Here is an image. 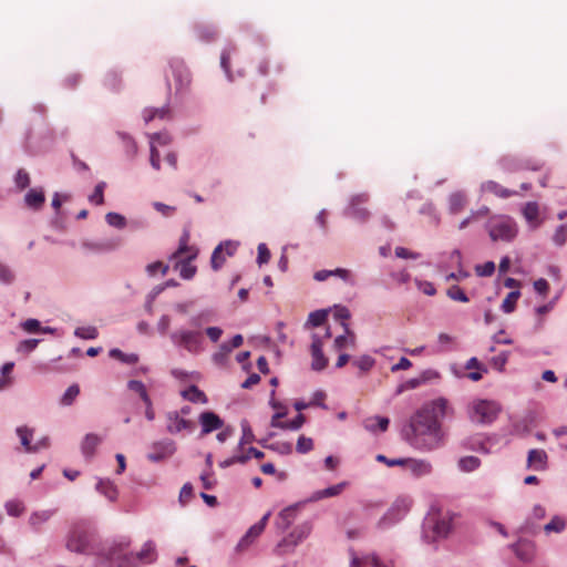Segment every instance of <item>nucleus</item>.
Here are the masks:
<instances>
[{
    "label": "nucleus",
    "instance_id": "obj_1",
    "mask_svg": "<svg viewBox=\"0 0 567 567\" xmlns=\"http://www.w3.org/2000/svg\"><path fill=\"white\" fill-rule=\"evenodd\" d=\"M447 412L449 402L445 398H437L423 404L403 426V440L423 453L440 449L444 440L441 421Z\"/></svg>",
    "mask_w": 567,
    "mask_h": 567
},
{
    "label": "nucleus",
    "instance_id": "obj_2",
    "mask_svg": "<svg viewBox=\"0 0 567 567\" xmlns=\"http://www.w3.org/2000/svg\"><path fill=\"white\" fill-rule=\"evenodd\" d=\"M455 514L432 508L423 519L422 539L427 544H434L445 539L453 528Z\"/></svg>",
    "mask_w": 567,
    "mask_h": 567
},
{
    "label": "nucleus",
    "instance_id": "obj_3",
    "mask_svg": "<svg viewBox=\"0 0 567 567\" xmlns=\"http://www.w3.org/2000/svg\"><path fill=\"white\" fill-rule=\"evenodd\" d=\"M169 340L175 348L183 349L190 354H199L204 350L203 330L182 327L169 333Z\"/></svg>",
    "mask_w": 567,
    "mask_h": 567
},
{
    "label": "nucleus",
    "instance_id": "obj_4",
    "mask_svg": "<svg viewBox=\"0 0 567 567\" xmlns=\"http://www.w3.org/2000/svg\"><path fill=\"white\" fill-rule=\"evenodd\" d=\"M501 411L502 405L495 400L475 399L468 405V417L473 423L491 425Z\"/></svg>",
    "mask_w": 567,
    "mask_h": 567
},
{
    "label": "nucleus",
    "instance_id": "obj_5",
    "mask_svg": "<svg viewBox=\"0 0 567 567\" xmlns=\"http://www.w3.org/2000/svg\"><path fill=\"white\" fill-rule=\"evenodd\" d=\"M488 235L493 241H512L518 233L516 221L507 215H496L486 224Z\"/></svg>",
    "mask_w": 567,
    "mask_h": 567
},
{
    "label": "nucleus",
    "instance_id": "obj_6",
    "mask_svg": "<svg viewBox=\"0 0 567 567\" xmlns=\"http://www.w3.org/2000/svg\"><path fill=\"white\" fill-rule=\"evenodd\" d=\"M168 66L172 72L175 86L174 96L176 99H183L190 90L193 81L192 72L185 61L177 56L169 59Z\"/></svg>",
    "mask_w": 567,
    "mask_h": 567
},
{
    "label": "nucleus",
    "instance_id": "obj_7",
    "mask_svg": "<svg viewBox=\"0 0 567 567\" xmlns=\"http://www.w3.org/2000/svg\"><path fill=\"white\" fill-rule=\"evenodd\" d=\"M412 499L408 496L398 497L385 514L380 518L381 528H390L401 522L410 512Z\"/></svg>",
    "mask_w": 567,
    "mask_h": 567
},
{
    "label": "nucleus",
    "instance_id": "obj_8",
    "mask_svg": "<svg viewBox=\"0 0 567 567\" xmlns=\"http://www.w3.org/2000/svg\"><path fill=\"white\" fill-rule=\"evenodd\" d=\"M370 195L367 192L352 195L343 209V216L359 223H365L370 218V212L362 205L368 203Z\"/></svg>",
    "mask_w": 567,
    "mask_h": 567
},
{
    "label": "nucleus",
    "instance_id": "obj_9",
    "mask_svg": "<svg viewBox=\"0 0 567 567\" xmlns=\"http://www.w3.org/2000/svg\"><path fill=\"white\" fill-rule=\"evenodd\" d=\"M175 452L176 443L172 439L166 437L153 442L146 457L153 463H161L171 457Z\"/></svg>",
    "mask_w": 567,
    "mask_h": 567
},
{
    "label": "nucleus",
    "instance_id": "obj_10",
    "mask_svg": "<svg viewBox=\"0 0 567 567\" xmlns=\"http://www.w3.org/2000/svg\"><path fill=\"white\" fill-rule=\"evenodd\" d=\"M498 166L506 173H515L519 171H538L543 164L538 161L523 159L515 156H503L498 161Z\"/></svg>",
    "mask_w": 567,
    "mask_h": 567
},
{
    "label": "nucleus",
    "instance_id": "obj_11",
    "mask_svg": "<svg viewBox=\"0 0 567 567\" xmlns=\"http://www.w3.org/2000/svg\"><path fill=\"white\" fill-rule=\"evenodd\" d=\"M66 548L78 554L87 553L90 548L89 534L82 528H73L68 536Z\"/></svg>",
    "mask_w": 567,
    "mask_h": 567
},
{
    "label": "nucleus",
    "instance_id": "obj_12",
    "mask_svg": "<svg viewBox=\"0 0 567 567\" xmlns=\"http://www.w3.org/2000/svg\"><path fill=\"white\" fill-rule=\"evenodd\" d=\"M312 532V523L311 520L302 522L297 525L293 530L285 537L279 544L278 547L290 546L295 548L300 542L306 539Z\"/></svg>",
    "mask_w": 567,
    "mask_h": 567
},
{
    "label": "nucleus",
    "instance_id": "obj_13",
    "mask_svg": "<svg viewBox=\"0 0 567 567\" xmlns=\"http://www.w3.org/2000/svg\"><path fill=\"white\" fill-rule=\"evenodd\" d=\"M200 424V436H205L224 426V420L214 411H204L198 416Z\"/></svg>",
    "mask_w": 567,
    "mask_h": 567
},
{
    "label": "nucleus",
    "instance_id": "obj_14",
    "mask_svg": "<svg viewBox=\"0 0 567 567\" xmlns=\"http://www.w3.org/2000/svg\"><path fill=\"white\" fill-rule=\"evenodd\" d=\"M312 342L310 346L312 362L311 369L313 371H322L328 365V359L326 358L322 347L323 343L320 337L317 333H312L311 336Z\"/></svg>",
    "mask_w": 567,
    "mask_h": 567
},
{
    "label": "nucleus",
    "instance_id": "obj_15",
    "mask_svg": "<svg viewBox=\"0 0 567 567\" xmlns=\"http://www.w3.org/2000/svg\"><path fill=\"white\" fill-rule=\"evenodd\" d=\"M116 243L112 239H85L81 243V248L91 254L102 255L116 249Z\"/></svg>",
    "mask_w": 567,
    "mask_h": 567
},
{
    "label": "nucleus",
    "instance_id": "obj_16",
    "mask_svg": "<svg viewBox=\"0 0 567 567\" xmlns=\"http://www.w3.org/2000/svg\"><path fill=\"white\" fill-rule=\"evenodd\" d=\"M166 419H167L166 431L171 434H178L185 430L193 431V429L195 426L192 421L179 416V413L177 411L167 412Z\"/></svg>",
    "mask_w": 567,
    "mask_h": 567
},
{
    "label": "nucleus",
    "instance_id": "obj_17",
    "mask_svg": "<svg viewBox=\"0 0 567 567\" xmlns=\"http://www.w3.org/2000/svg\"><path fill=\"white\" fill-rule=\"evenodd\" d=\"M107 559L116 567H137L136 558L133 553H124L120 547H113L109 551Z\"/></svg>",
    "mask_w": 567,
    "mask_h": 567
},
{
    "label": "nucleus",
    "instance_id": "obj_18",
    "mask_svg": "<svg viewBox=\"0 0 567 567\" xmlns=\"http://www.w3.org/2000/svg\"><path fill=\"white\" fill-rule=\"evenodd\" d=\"M534 422L532 412L526 413L522 417H511L509 434L515 436H526L530 432V426Z\"/></svg>",
    "mask_w": 567,
    "mask_h": 567
},
{
    "label": "nucleus",
    "instance_id": "obj_19",
    "mask_svg": "<svg viewBox=\"0 0 567 567\" xmlns=\"http://www.w3.org/2000/svg\"><path fill=\"white\" fill-rule=\"evenodd\" d=\"M548 465V455L545 450L532 449L527 455V467L534 471H545Z\"/></svg>",
    "mask_w": 567,
    "mask_h": 567
},
{
    "label": "nucleus",
    "instance_id": "obj_20",
    "mask_svg": "<svg viewBox=\"0 0 567 567\" xmlns=\"http://www.w3.org/2000/svg\"><path fill=\"white\" fill-rule=\"evenodd\" d=\"M215 311L212 308L202 309L199 312L188 318V327L195 330H203L206 323L214 321Z\"/></svg>",
    "mask_w": 567,
    "mask_h": 567
},
{
    "label": "nucleus",
    "instance_id": "obj_21",
    "mask_svg": "<svg viewBox=\"0 0 567 567\" xmlns=\"http://www.w3.org/2000/svg\"><path fill=\"white\" fill-rule=\"evenodd\" d=\"M480 188H481L482 193H492L496 197H499L503 199L518 195V192L503 187L501 184H498L495 181H486L481 184Z\"/></svg>",
    "mask_w": 567,
    "mask_h": 567
},
{
    "label": "nucleus",
    "instance_id": "obj_22",
    "mask_svg": "<svg viewBox=\"0 0 567 567\" xmlns=\"http://www.w3.org/2000/svg\"><path fill=\"white\" fill-rule=\"evenodd\" d=\"M102 443V437L95 433H87L81 442V453L85 460H91L96 447Z\"/></svg>",
    "mask_w": 567,
    "mask_h": 567
},
{
    "label": "nucleus",
    "instance_id": "obj_23",
    "mask_svg": "<svg viewBox=\"0 0 567 567\" xmlns=\"http://www.w3.org/2000/svg\"><path fill=\"white\" fill-rule=\"evenodd\" d=\"M415 477H422L432 473V464L422 458H406L405 465Z\"/></svg>",
    "mask_w": 567,
    "mask_h": 567
},
{
    "label": "nucleus",
    "instance_id": "obj_24",
    "mask_svg": "<svg viewBox=\"0 0 567 567\" xmlns=\"http://www.w3.org/2000/svg\"><path fill=\"white\" fill-rule=\"evenodd\" d=\"M16 434L19 437L24 452L37 453L39 451V445L31 444V440L34 434L33 429H30L27 425H21L16 429Z\"/></svg>",
    "mask_w": 567,
    "mask_h": 567
},
{
    "label": "nucleus",
    "instance_id": "obj_25",
    "mask_svg": "<svg viewBox=\"0 0 567 567\" xmlns=\"http://www.w3.org/2000/svg\"><path fill=\"white\" fill-rule=\"evenodd\" d=\"M522 214L532 229L540 226L539 205L537 202H527L522 208Z\"/></svg>",
    "mask_w": 567,
    "mask_h": 567
},
{
    "label": "nucleus",
    "instance_id": "obj_26",
    "mask_svg": "<svg viewBox=\"0 0 567 567\" xmlns=\"http://www.w3.org/2000/svg\"><path fill=\"white\" fill-rule=\"evenodd\" d=\"M197 257V252L177 261L174 266L179 271V276L184 280H190L196 275L197 268L192 265V261Z\"/></svg>",
    "mask_w": 567,
    "mask_h": 567
},
{
    "label": "nucleus",
    "instance_id": "obj_27",
    "mask_svg": "<svg viewBox=\"0 0 567 567\" xmlns=\"http://www.w3.org/2000/svg\"><path fill=\"white\" fill-rule=\"evenodd\" d=\"M546 516V508L540 504H536L533 507L530 517L520 526V532L525 534H535L538 530V526L535 525L530 519H543Z\"/></svg>",
    "mask_w": 567,
    "mask_h": 567
},
{
    "label": "nucleus",
    "instance_id": "obj_28",
    "mask_svg": "<svg viewBox=\"0 0 567 567\" xmlns=\"http://www.w3.org/2000/svg\"><path fill=\"white\" fill-rule=\"evenodd\" d=\"M389 424L390 419L380 415L370 416L363 421V427L372 434H377L378 432H385L389 427Z\"/></svg>",
    "mask_w": 567,
    "mask_h": 567
},
{
    "label": "nucleus",
    "instance_id": "obj_29",
    "mask_svg": "<svg viewBox=\"0 0 567 567\" xmlns=\"http://www.w3.org/2000/svg\"><path fill=\"white\" fill-rule=\"evenodd\" d=\"M136 560L143 564H152L157 558L156 545L152 539L145 542L140 551L134 554Z\"/></svg>",
    "mask_w": 567,
    "mask_h": 567
},
{
    "label": "nucleus",
    "instance_id": "obj_30",
    "mask_svg": "<svg viewBox=\"0 0 567 567\" xmlns=\"http://www.w3.org/2000/svg\"><path fill=\"white\" fill-rule=\"evenodd\" d=\"M296 519V506H288L280 511L276 518V526L279 530L286 532Z\"/></svg>",
    "mask_w": 567,
    "mask_h": 567
},
{
    "label": "nucleus",
    "instance_id": "obj_31",
    "mask_svg": "<svg viewBox=\"0 0 567 567\" xmlns=\"http://www.w3.org/2000/svg\"><path fill=\"white\" fill-rule=\"evenodd\" d=\"M45 202L44 192L40 188H31L24 195V204L32 210H39Z\"/></svg>",
    "mask_w": 567,
    "mask_h": 567
},
{
    "label": "nucleus",
    "instance_id": "obj_32",
    "mask_svg": "<svg viewBox=\"0 0 567 567\" xmlns=\"http://www.w3.org/2000/svg\"><path fill=\"white\" fill-rule=\"evenodd\" d=\"M342 327L344 329V333L338 336L333 341V349L337 351L344 350L348 344L351 347H354L355 344V337L354 333L350 330L349 324L343 321Z\"/></svg>",
    "mask_w": 567,
    "mask_h": 567
},
{
    "label": "nucleus",
    "instance_id": "obj_33",
    "mask_svg": "<svg viewBox=\"0 0 567 567\" xmlns=\"http://www.w3.org/2000/svg\"><path fill=\"white\" fill-rule=\"evenodd\" d=\"M95 489L105 496L110 502H115L118 496V489L114 483L110 480L99 478L95 485Z\"/></svg>",
    "mask_w": 567,
    "mask_h": 567
},
{
    "label": "nucleus",
    "instance_id": "obj_34",
    "mask_svg": "<svg viewBox=\"0 0 567 567\" xmlns=\"http://www.w3.org/2000/svg\"><path fill=\"white\" fill-rule=\"evenodd\" d=\"M181 395L192 403L206 404L208 402L207 395L195 384H192L187 389L183 390Z\"/></svg>",
    "mask_w": 567,
    "mask_h": 567
},
{
    "label": "nucleus",
    "instance_id": "obj_35",
    "mask_svg": "<svg viewBox=\"0 0 567 567\" xmlns=\"http://www.w3.org/2000/svg\"><path fill=\"white\" fill-rule=\"evenodd\" d=\"M495 442H492L489 437L477 435L471 439L468 442V449L482 454H489Z\"/></svg>",
    "mask_w": 567,
    "mask_h": 567
},
{
    "label": "nucleus",
    "instance_id": "obj_36",
    "mask_svg": "<svg viewBox=\"0 0 567 567\" xmlns=\"http://www.w3.org/2000/svg\"><path fill=\"white\" fill-rule=\"evenodd\" d=\"M235 51H236L235 45L228 44L227 47H225L223 49L221 54H220V68L223 69L224 73L229 82L234 81V74L230 71V58Z\"/></svg>",
    "mask_w": 567,
    "mask_h": 567
},
{
    "label": "nucleus",
    "instance_id": "obj_37",
    "mask_svg": "<svg viewBox=\"0 0 567 567\" xmlns=\"http://www.w3.org/2000/svg\"><path fill=\"white\" fill-rule=\"evenodd\" d=\"M117 136L121 138L124 147V152L127 158L133 159L137 155V144L132 135L126 132L118 131L116 132Z\"/></svg>",
    "mask_w": 567,
    "mask_h": 567
},
{
    "label": "nucleus",
    "instance_id": "obj_38",
    "mask_svg": "<svg viewBox=\"0 0 567 567\" xmlns=\"http://www.w3.org/2000/svg\"><path fill=\"white\" fill-rule=\"evenodd\" d=\"M260 534L261 533L258 530V528L250 526L237 543L235 550L237 553L245 551L256 540V538L260 536Z\"/></svg>",
    "mask_w": 567,
    "mask_h": 567
},
{
    "label": "nucleus",
    "instance_id": "obj_39",
    "mask_svg": "<svg viewBox=\"0 0 567 567\" xmlns=\"http://www.w3.org/2000/svg\"><path fill=\"white\" fill-rule=\"evenodd\" d=\"M194 33L197 40L206 43L215 40L217 35L216 29L213 25L203 23L194 27Z\"/></svg>",
    "mask_w": 567,
    "mask_h": 567
},
{
    "label": "nucleus",
    "instance_id": "obj_40",
    "mask_svg": "<svg viewBox=\"0 0 567 567\" xmlns=\"http://www.w3.org/2000/svg\"><path fill=\"white\" fill-rule=\"evenodd\" d=\"M466 204V196L464 192L456 190L449 196V212L452 215L460 213Z\"/></svg>",
    "mask_w": 567,
    "mask_h": 567
},
{
    "label": "nucleus",
    "instance_id": "obj_41",
    "mask_svg": "<svg viewBox=\"0 0 567 567\" xmlns=\"http://www.w3.org/2000/svg\"><path fill=\"white\" fill-rule=\"evenodd\" d=\"M54 509H44L33 512L29 517V524L34 530H39L40 526L48 522L54 514Z\"/></svg>",
    "mask_w": 567,
    "mask_h": 567
},
{
    "label": "nucleus",
    "instance_id": "obj_42",
    "mask_svg": "<svg viewBox=\"0 0 567 567\" xmlns=\"http://www.w3.org/2000/svg\"><path fill=\"white\" fill-rule=\"evenodd\" d=\"M103 84L106 89L118 92L122 87V75L118 71L112 69L106 72Z\"/></svg>",
    "mask_w": 567,
    "mask_h": 567
},
{
    "label": "nucleus",
    "instance_id": "obj_43",
    "mask_svg": "<svg viewBox=\"0 0 567 567\" xmlns=\"http://www.w3.org/2000/svg\"><path fill=\"white\" fill-rule=\"evenodd\" d=\"M566 527L567 523L565 518L559 515H555L547 524L544 525L543 529L547 535H549L551 533L560 534L566 529Z\"/></svg>",
    "mask_w": 567,
    "mask_h": 567
},
{
    "label": "nucleus",
    "instance_id": "obj_44",
    "mask_svg": "<svg viewBox=\"0 0 567 567\" xmlns=\"http://www.w3.org/2000/svg\"><path fill=\"white\" fill-rule=\"evenodd\" d=\"M329 313V309H318L309 313L305 327L317 328L324 323Z\"/></svg>",
    "mask_w": 567,
    "mask_h": 567
},
{
    "label": "nucleus",
    "instance_id": "obj_45",
    "mask_svg": "<svg viewBox=\"0 0 567 567\" xmlns=\"http://www.w3.org/2000/svg\"><path fill=\"white\" fill-rule=\"evenodd\" d=\"M512 548L515 555L523 561H529L533 557V545L530 543L518 542Z\"/></svg>",
    "mask_w": 567,
    "mask_h": 567
},
{
    "label": "nucleus",
    "instance_id": "obj_46",
    "mask_svg": "<svg viewBox=\"0 0 567 567\" xmlns=\"http://www.w3.org/2000/svg\"><path fill=\"white\" fill-rule=\"evenodd\" d=\"M80 394V386L76 383L71 384L60 398L62 406H71Z\"/></svg>",
    "mask_w": 567,
    "mask_h": 567
},
{
    "label": "nucleus",
    "instance_id": "obj_47",
    "mask_svg": "<svg viewBox=\"0 0 567 567\" xmlns=\"http://www.w3.org/2000/svg\"><path fill=\"white\" fill-rule=\"evenodd\" d=\"M105 221L109 226L116 229H124L127 227V219L124 215L115 212H109L105 215Z\"/></svg>",
    "mask_w": 567,
    "mask_h": 567
},
{
    "label": "nucleus",
    "instance_id": "obj_48",
    "mask_svg": "<svg viewBox=\"0 0 567 567\" xmlns=\"http://www.w3.org/2000/svg\"><path fill=\"white\" fill-rule=\"evenodd\" d=\"M109 355L113 359L120 360L125 364H135L138 361V355L136 353H124L118 348H113L109 351Z\"/></svg>",
    "mask_w": 567,
    "mask_h": 567
},
{
    "label": "nucleus",
    "instance_id": "obj_49",
    "mask_svg": "<svg viewBox=\"0 0 567 567\" xmlns=\"http://www.w3.org/2000/svg\"><path fill=\"white\" fill-rule=\"evenodd\" d=\"M106 188V183L101 181L99 182L92 194L89 195L87 199L92 205L101 206L104 204V190Z\"/></svg>",
    "mask_w": 567,
    "mask_h": 567
},
{
    "label": "nucleus",
    "instance_id": "obj_50",
    "mask_svg": "<svg viewBox=\"0 0 567 567\" xmlns=\"http://www.w3.org/2000/svg\"><path fill=\"white\" fill-rule=\"evenodd\" d=\"M481 465V460L476 456L468 455L458 460V468L462 472H473Z\"/></svg>",
    "mask_w": 567,
    "mask_h": 567
},
{
    "label": "nucleus",
    "instance_id": "obj_51",
    "mask_svg": "<svg viewBox=\"0 0 567 567\" xmlns=\"http://www.w3.org/2000/svg\"><path fill=\"white\" fill-rule=\"evenodd\" d=\"M520 297V291L519 290H513L511 291L506 298L503 300L502 305H501V310L504 312V313H511L515 310L516 308V302L518 300V298Z\"/></svg>",
    "mask_w": 567,
    "mask_h": 567
},
{
    "label": "nucleus",
    "instance_id": "obj_52",
    "mask_svg": "<svg viewBox=\"0 0 567 567\" xmlns=\"http://www.w3.org/2000/svg\"><path fill=\"white\" fill-rule=\"evenodd\" d=\"M4 509L11 517H20L24 511V504L19 499H10L4 503Z\"/></svg>",
    "mask_w": 567,
    "mask_h": 567
},
{
    "label": "nucleus",
    "instance_id": "obj_53",
    "mask_svg": "<svg viewBox=\"0 0 567 567\" xmlns=\"http://www.w3.org/2000/svg\"><path fill=\"white\" fill-rule=\"evenodd\" d=\"M168 270H169L168 265H166L159 260L151 262V264L146 265V267H145V271L148 277H155L158 272L162 276H165L168 272Z\"/></svg>",
    "mask_w": 567,
    "mask_h": 567
},
{
    "label": "nucleus",
    "instance_id": "obj_54",
    "mask_svg": "<svg viewBox=\"0 0 567 567\" xmlns=\"http://www.w3.org/2000/svg\"><path fill=\"white\" fill-rule=\"evenodd\" d=\"M259 444L274 452H277L280 455H289L292 452V444L289 442H275L266 445L262 441H259Z\"/></svg>",
    "mask_w": 567,
    "mask_h": 567
},
{
    "label": "nucleus",
    "instance_id": "obj_55",
    "mask_svg": "<svg viewBox=\"0 0 567 567\" xmlns=\"http://www.w3.org/2000/svg\"><path fill=\"white\" fill-rule=\"evenodd\" d=\"M74 336L83 340H94L99 336V331L93 326L78 327L74 330Z\"/></svg>",
    "mask_w": 567,
    "mask_h": 567
},
{
    "label": "nucleus",
    "instance_id": "obj_56",
    "mask_svg": "<svg viewBox=\"0 0 567 567\" xmlns=\"http://www.w3.org/2000/svg\"><path fill=\"white\" fill-rule=\"evenodd\" d=\"M16 281L14 271L6 264L0 261V284L10 286Z\"/></svg>",
    "mask_w": 567,
    "mask_h": 567
},
{
    "label": "nucleus",
    "instance_id": "obj_57",
    "mask_svg": "<svg viewBox=\"0 0 567 567\" xmlns=\"http://www.w3.org/2000/svg\"><path fill=\"white\" fill-rule=\"evenodd\" d=\"M223 251L221 246L218 244L212 252L210 267L214 271H218L226 261V258L221 256Z\"/></svg>",
    "mask_w": 567,
    "mask_h": 567
},
{
    "label": "nucleus",
    "instance_id": "obj_58",
    "mask_svg": "<svg viewBox=\"0 0 567 567\" xmlns=\"http://www.w3.org/2000/svg\"><path fill=\"white\" fill-rule=\"evenodd\" d=\"M352 364L355 365L360 371L368 372L375 364V360L369 354H363L353 360Z\"/></svg>",
    "mask_w": 567,
    "mask_h": 567
},
{
    "label": "nucleus",
    "instance_id": "obj_59",
    "mask_svg": "<svg viewBox=\"0 0 567 567\" xmlns=\"http://www.w3.org/2000/svg\"><path fill=\"white\" fill-rule=\"evenodd\" d=\"M551 240L556 247H563L567 243V225L561 224L556 227Z\"/></svg>",
    "mask_w": 567,
    "mask_h": 567
},
{
    "label": "nucleus",
    "instance_id": "obj_60",
    "mask_svg": "<svg viewBox=\"0 0 567 567\" xmlns=\"http://www.w3.org/2000/svg\"><path fill=\"white\" fill-rule=\"evenodd\" d=\"M446 295L450 299L454 300V301H458V302H468L470 301V298L467 297V295L464 292V290L457 286V285H453L451 286L447 291H446Z\"/></svg>",
    "mask_w": 567,
    "mask_h": 567
},
{
    "label": "nucleus",
    "instance_id": "obj_61",
    "mask_svg": "<svg viewBox=\"0 0 567 567\" xmlns=\"http://www.w3.org/2000/svg\"><path fill=\"white\" fill-rule=\"evenodd\" d=\"M237 454V461H239V464L247 463L251 457L255 458H262L265 456L264 452L260 450L250 446L246 450L244 453H236Z\"/></svg>",
    "mask_w": 567,
    "mask_h": 567
},
{
    "label": "nucleus",
    "instance_id": "obj_62",
    "mask_svg": "<svg viewBox=\"0 0 567 567\" xmlns=\"http://www.w3.org/2000/svg\"><path fill=\"white\" fill-rule=\"evenodd\" d=\"M161 288L154 286L145 297L144 310L146 313L152 315L154 311L153 303L156 298L161 295Z\"/></svg>",
    "mask_w": 567,
    "mask_h": 567
},
{
    "label": "nucleus",
    "instance_id": "obj_63",
    "mask_svg": "<svg viewBox=\"0 0 567 567\" xmlns=\"http://www.w3.org/2000/svg\"><path fill=\"white\" fill-rule=\"evenodd\" d=\"M509 352L508 351H502L497 355L493 357L491 359L492 367L497 370L498 372H503L505 369V365L508 361Z\"/></svg>",
    "mask_w": 567,
    "mask_h": 567
},
{
    "label": "nucleus",
    "instance_id": "obj_64",
    "mask_svg": "<svg viewBox=\"0 0 567 567\" xmlns=\"http://www.w3.org/2000/svg\"><path fill=\"white\" fill-rule=\"evenodd\" d=\"M40 339H25L18 343L17 352L29 354L31 353L40 343Z\"/></svg>",
    "mask_w": 567,
    "mask_h": 567
}]
</instances>
